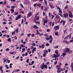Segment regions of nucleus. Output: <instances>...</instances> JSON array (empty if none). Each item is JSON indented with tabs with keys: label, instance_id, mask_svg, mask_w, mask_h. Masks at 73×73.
<instances>
[{
	"label": "nucleus",
	"instance_id": "37",
	"mask_svg": "<svg viewBox=\"0 0 73 73\" xmlns=\"http://www.w3.org/2000/svg\"><path fill=\"white\" fill-rule=\"evenodd\" d=\"M4 5H5L7 4V1H5L3 3Z\"/></svg>",
	"mask_w": 73,
	"mask_h": 73
},
{
	"label": "nucleus",
	"instance_id": "25",
	"mask_svg": "<svg viewBox=\"0 0 73 73\" xmlns=\"http://www.w3.org/2000/svg\"><path fill=\"white\" fill-rule=\"evenodd\" d=\"M59 11H58V12L60 13H62V11H61V9H59Z\"/></svg>",
	"mask_w": 73,
	"mask_h": 73
},
{
	"label": "nucleus",
	"instance_id": "54",
	"mask_svg": "<svg viewBox=\"0 0 73 73\" xmlns=\"http://www.w3.org/2000/svg\"><path fill=\"white\" fill-rule=\"evenodd\" d=\"M26 62L27 63H28V62H29V58H28L27 59Z\"/></svg>",
	"mask_w": 73,
	"mask_h": 73
},
{
	"label": "nucleus",
	"instance_id": "20",
	"mask_svg": "<svg viewBox=\"0 0 73 73\" xmlns=\"http://www.w3.org/2000/svg\"><path fill=\"white\" fill-rule=\"evenodd\" d=\"M69 17H70L71 18H72V17H73V14H69Z\"/></svg>",
	"mask_w": 73,
	"mask_h": 73
},
{
	"label": "nucleus",
	"instance_id": "15",
	"mask_svg": "<svg viewBox=\"0 0 73 73\" xmlns=\"http://www.w3.org/2000/svg\"><path fill=\"white\" fill-rule=\"evenodd\" d=\"M63 42L64 43H65V44H66V43H67V44H69V42L68 41H67V40H64L63 41Z\"/></svg>",
	"mask_w": 73,
	"mask_h": 73
},
{
	"label": "nucleus",
	"instance_id": "59",
	"mask_svg": "<svg viewBox=\"0 0 73 73\" xmlns=\"http://www.w3.org/2000/svg\"><path fill=\"white\" fill-rule=\"evenodd\" d=\"M41 68H42V69H45V68H44V66H41Z\"/></svg>",
	"mask_w": 73,
	"mask_h": 73
},
{
	"label": "nucleus",
	"instance_id": "1",
	"mask_svg": "<svg viewBox=\"0 0 73 73\" xmlns=\"http://www.w3.org/2000/svg\"><path fill=\"white\" fill-rule=\"evenodd\" d=\"M63 52L65 53H68L69 54H71L72 53V50H70L68 48H66L65 50L64 49Z\"/></svg>",
	"mask_w": 73,
	"mask_h": 73
},
{
	"label": "nucleus",
	"instance_id": "23",
	"mask_svg": "<svg viewBox=\"0 0 73 73\" xmlns=\"http://www.w3.org/2000/svg\"><path fill=\"white\" fill-rule=\"evenodd\" d=\"M11 38H9L7 39V41H8V42H11Z\"/></svg>",
	"mask_w": 73,
	"mask_h": 73
},
{
	"label": "nucleus",
	"instance_id": "22",
	"mask_svg": "<svg viewBox=\"0 0 73 73\" xmlns=\"http://www.w3.org/2000/svg\"><path fill=\"white\" fill-rule=\"evenodd\" d=\"M42 46V49H43V48H45V44H42L41 45Z\"/></svg>",
	"mask_w": 73,
	"mask_h": 73
},
{
	"label": "nucleus",
	"instance_id": "32",
	"mask_svg": "<svg viewBox=\"0 0 73 73\" xmlns=\"http://www.w3.org/2000/svg\"><path fill=\"white\" fill-rule=\"evenodd\" d=\"M11 8L13 9L15 8V6H13L11 7Z\"/></svg>",
	"mask_w": 73,
	"mask_h": 73
},
{
	"label": "nucleus",
	"instance_id": "5",
	"mask_svg": "<svg viewBox=\"0 0 73 73\" xmlns=\"http://www.w3.org/2000/svg\"><path fill=\"white\" fill-rule=\"evenodd\" d=\"M63 23V25L64 26L65 25V23H66V21H65L63 20V19H62L60 22V24H62Z\"/></svg>",
	"mask_w": 73,
	"mask_h": 73
},
{
	"label": "nucleus",
	"instance_id": "47",
	"mask_svg": "<svg viewBox=\"0 0 73 73\" xmlns=\"http://www.w3.org/2000/svg\"><path fill=\"white\" fill-rule=\"evenodd\" d=\"M44 36H46V37H49V36H48V35H47V34H45L44 35Z\"/></svg>",
	"mask_w": 73,
	"mask_h": 73
},
{
	"label": "nucleus",
	"instance_id": "64",
	"mask_svg": "<svg viewBox=\"0 0 73 73\" xmlns=\"http://www.w3.org/2000/svg\"><path fill=\"white\" fill-rule=\"evenodd\" d=\"M21 22V24H23L24 22V19H22Z\"/></svg>",
	"mask_w": 73,
	"mask_h": 73
},
{
	"label": "nucleus",
	"instance_id": "11",
	"mask_svg": "<svg viewBox=\"0 0 73 73\" xmlns=\"http://www.w3.org/2000/svg\"><path fill=\"white\" fill-rule=\"evenodd\" d=\"M49 9V7L47 6L44 9L45 12H46V11H47L48 10V9Z\"/></svg>",
	"mask_w": 73,
	"mask_h": 73
},
{
	"label": "nucleus",
	"instance_id": "13",
	"mask_svg": "<svg viewBox=\"0 0 73 73\" xmlns=\"http://www.w3.org/2000/svg\"><path fill=\"white\" fill-rule=\"evenodd\" d=\"M44 2L45 5H48V2H47V1H46V0H44Z\"/></svg>",
	"mask_w": 73,
	"mask_h": 73
},
{
	"label": "nucleus",
	"instance_id": "14",
	"mask_svg": "<svg viewBox=\"0 0 73 73\" xmlns=\"http://www.w3.org/2000/svg\"><path fill=\"white\" fill-rule=\"evenodd\" d=\"M67 12H68L69 14H72V12L71 11H70L68 9H67Z\"/></svg>",
	"mask_w": 73,
	"mask_h": 73
},
{
	"label": "nucleus",
	"instance_id": "63",
	"mask_svg": "<svg viewBox=\"0 0 73 73\" xmlns=\"http://www.w3.org/2000/svg\"><path fill=\"white\" fill-rule=\"evenodd\" d=\"M57 64V61H56L55 62L54 64V65H56Z\"/></svg>",
	"mask_w": 73,
	"mask_h": 73
},
{
	"label": "nucleus",
	"instance_id": "48",
	"mask_svg": "<svg viewBox=\"0 0 73 73\" xmlns=\"http://www.w3.org/2000/svg\"><path fill=\"white\" fill-rule=\"evenodd\" d=\"M63 32H64V34H65V33H66V29L65 30H64Z\"/></svg>",
	"mask_w": 73,
	"mask_h": 73
},
{
	"label": "nucleus",
	"instance_id": "3",
	"mask_svg": "<svg viewBox=\"0 0 73 73\" xmlns=\"http://www.w3.org/2000/svg\"><path fill=\"white\" fill-rule=\"evenodd\" d=\"M60 29V26L57 25L55 26L53 28V29L55 30V31H58V30Z\"/></svg>",
	"mask_w": 73,
	"mask_h": 73
},
{
	"label": "nucleus",
	"instance_id": "36",
	"mask_svg": "<svg viewBox=\"0 0 73 73\" xmlns=\"http://www.w3.org/2000/svg\"><path fill=\"white\" fill-rule=\"evenodd\" d=\"M35 24H40V22H38L37 21L36 22L35 21Z\"/></svg>",
	"mask_w": 73,
	"mask_h": 73
},
{
	"label": "nucleus",
	"instance_id": "9",
	"mask_svg": "<svg viewBox=\"0 0 73 73\" xmlns=\"http://www.w3.org/2000/svg\"><path fill=\"white\" fill-rule=\"evenodd\" d=\"M66 52H64L61 55V56H62L64 57L65 56H66Z\"/></svg>",
	"mask_w": 73,
	"mask_h": 73
},
{
	"label": "nucleus",
	"instance_id": "27",
	"mask_svg": "<svg viewBox=\"0 0 73 73\" xmlns=\"http://www.w3.org/2000/svg\"><path fill=\"white\" fill-rule=\"evenodd\" d=\"M6 32V33H7V31L5 30H2V33H3L4 32Z\"/></svg>",
	"mask_w": 73,
	"mask_h": 73
},
{
	"label": "nucleus",
	"instance_id": "6",
	"mask_svg": "<svg viewBox=\"0 0 73 73\" xmlns=\"http://www.w3.org/2000/svg\"><path fill=\"white\" fill-rule=\"evenodd\" d=\"M32 13L31 12L28 13L27 15V18H29L30 17H31L32 16Z\"/></svg>",
	"mask_w": 73,
	"mask_h": 73
},
{
	"label": "nucleus",
	"instance_id": "10",
	"mask_svg": "<svg viewBox=\"0 0 73 73\" xmlns=\"http://www.w3.org/2000/svg\"><path fill=\"white\" fill-rule=\"evenodd\" d=\"M71 64L70 66L71 67L72 71V72H73V62H71Z\"/></svg>",
	"mask_w": 73,
	"mask_h": 73
},
{
	"label": "nucleus",
	"instance_id": "19",
	"mask_svg": "<svg viewBox=\"0 0 73 73\" xmlns=\"http://www.w3.org/2000/svg\"><path fill=\"white\" fill-rule=\"evenodd\" d=\"M55 53L56 54L58 55V50H56L55 51Z\"/></svg>",
	"mask_w": 73,
	"mask_h": 73
},
{
	"label": "nucleus",
	"instance_id": "33",
	"mask_svg": "<svg viewBox=\"0 0 73 73\" xmlns=\"http://www.w3.org/2000/svg\"><path fill=\"white\" fill-rule=\"evenodd\" d=\"M3 60H4L3 62H5L6 61H7V59H6L5 58H3Z\"/></svg>",
	"mask_w": 73,
	"mask_h": 73
},
{
	"label": "nucleus",
	"instance_id": "17",
	"mask_svg": "<svg viewBox=\"0 0 73 73\" xmlns=\"http://www.w3.org/2000/svg\"><path fill=\"white\" fill-rule=\"evenodd\" d=\"M41 5H42L40 3L37 4V6L38 7H39V8H40Z\"/></svg>",
	"mask_w": 73,
	"mask_h": 73
},
{
	"label": "nucleus",
	"instance_id": "30",
	"mask_svg": "<svg viewBox=\"0 0 73 73\" xmlns=\"http://www.w3.org/2000/svg\"><path fill=\"white\" fill-rule=\"evenodd\" d=\"M14 38L15 40H17V39L16 35H15L13 37Z\"/></svg>",
	"mask_w": 73,
	"mask_h": 73
},
{
	"label": "nucleus",
	"instance_id": "21",
	"mask_svg": "<svg viewBox=\"0 0 73 73\" xmlns=\"http://www.w3.org/2000/svg\"><path fill=\"white\" fill-rule=\"evenodd\" d=\"M58 31H57L55 33V35L56 36H58Z\"/></svg>",
	"mask_w": 73,
	"mask_h": 73
},
{
	"label": "nucleus",
	"instance_id": "18",
	"mask_svg": "<svg viewBox=\"0 0 73 73\" xmlns=\"http://www.w3.org/2000/svg\"><path fill=\"white\" fill-rule=\"evenodd\" d=\"M10 11H12L11 12V13H14V12H15V11H14V10L13 9H11Z\"/></svg>",
	"mask_w": 73,
	"mask_h": 73
},
{
	"label": "nucleus",
	"instance_id": "42",
	"mask_svg": "<svg viewBox=\"0 0 73 73\" xmlns=\"http://www.w3.org/2000/svg\"><path fill=\"white\" fill-rule=\"evenodd\" d=\"M46 45L47 46H49V45H50V44H49V43H47V44H46Z\"/></svg>",
	"mask_w": 73,
	"mask_h": 73
},
{
	"label": "nucleus",
	"instance_id": "44",
	"mask_svg": "<svg viewBox=\"0 0 73 73\" xmlns=\"http://www.w3.org/2000/svg\"><path fill=\"white\" fill-rule=\"evenodd\" d=\"M47 53H48V50H46L44 52V53H45L46 54Z\"/></svg>",
	"mask_w": 73,
	"mask_h": 73
},
{
	"label": "nucleus",
	"instance_id": "57",
	"mask_svg": "<svg viewBox=\"0 0 73 73\" xmlns=\"http://www.w3.org/2000/svg\"><path fill=\"white\" fill-rule=\"evenodd\" d=\"M42 20L43 21H45L46 20V19L45 18H42Z\"/></svg>",
	"mask_w": 73,
	"mask_h": 73
},
{
	"label": "nucleus",
	"instance_id": "8",
	"mask_svg": "<svg viewBox=\"0 0 73 73\" xmlns=\"http://www.w3.org/2000/svg\"><path fill=\"white\" fill-rule=\"evenodd\" d=\"M49 5L50 8H52V9H54V6L52 4H49Z\"/></svg>",
	"mask_w": 73,
	"mask_h": 73
},
{
	"label": "nucleus",
	"instance_id": "62",
	"mask_svg": "<svg viewBox=\"0 0 73 73\" xmlns=\"http://www.w3.org/2000/svg\"><path fill=\"white\" fill-rule=\"evenodd\" d=\"M73 40H70L69 41V43H70V42H73Z\"/></svg>",
	"mask_w": 73,
	"mask_h": 73
},
{
	"label": "nucleus",
	"instance_id": "16",
	"mask_svg": "<svg viewBox=\"0 0 73 73\" xmlns=\"http://www.w3.org/2000/svg\"><path fill=\"white\" fill-rule=\"evenodd\" d=\"M56 19H61V18L58 15H56Z\"/></svg>",
	"mask_w": 73,
	"mask_h": 73
},
{
	"label": "nucleus",
	"instance_id": "58",
	"mask_svg": "<svg viewBox=\"0 0 73 73\" xmlns=\"http://www.w3.org/2000/svg\"><path fill=\"white\" fill-rule=\"evenodd\" d=\"M34 36H35V34H32V35H31L32 37H34Z\"/></svg>",
	"mask_w": 73,
	"mask_h": 73
},
{
	"label": "nucleus",
	"instance_id": "56",
	"mask_svg": "<svg viewBox=\"0 0 73 73\" xmlns=\"http://www.w3.org/2000/svg\"><path fill=\"white\" fill-rule=\"evenodd\" d=\"M49 37L50 38H51V39H53V38L52 37V36L51 35H50Z\"/></svg>",
	"mask_w": 73,
	"mask_h": 73
},
{
	"label": "nucleus",
	"instance_id": "7",
	"mask_svg": "<svg viewBox=\"0 0 73 73\" xmlns=\"http://www.w3.org/2000/svg\"><path fill=\"white\" fill-rule=\"evenodd\" d=\"M63 16L64 17L66 18V17H68V13H67L65 14V13L63 14Z\"/></svg>",
	"mask_w": 73,
	"mask_h": 73
},
{
	"label": "nucleus",
	"instance_id": "53",
	"mask_svg": "<svg viewBox=\"0 0 73 73\" xmlns=\"http://www.w3.org/2000/svg\"><path fill=\"white\" fill-rule=\"evenodd\" d=\"M58 70L56 71V72L57 73H60V72H61V71L60 70Z\"/></svg>",
	"mask_w": 73,
	"mask_h": 73
},
{
	"label": "nucleus",
	"instance_id": "46",
	"mask_svg": "<svg viewBox=\"0 0 73 73\" xmlns=\"http://www.w3.org/2000/svg\"><path fill=\"white\" fill-rule=\"evenodd\" d=\"M48 22V21L47 20H46V21H44L43 23H46Z\"/></svg>",
	"mask_w": 73,
	"mask_h": 73
},
{
	"label": "nucleus",
	"instance_id": "49",
	"mask_svg": "<svg viewBox=\"0 0 73 73\" xmlns=\"http://www.w3.org/2000/svg\"><path fill=\"white\" fill-rule=\"evenodd\" d=\"M31 34H27V36L28 37H30V36H31Z\"/></svg>",
	"mask_w": 73,
	"mask_h": 73
},
{
	"label": "nucleus",
	"instance_id": "55",
	"mask_svg": "<svg viewBox=\"0 0 73 73\" xmlns=\"http://www.w3.org/2000/svg\"><path fill=\"white\" fill-rule=\"evenodd\" d=\"M37 3H36L34 4L33 5L34 7H36V5H37Z\"/></svg>",
	"mask_w": 73,
	"mask_h": 73
},
{
	"label": "nucleus",
	"instance_id": "12",
	"mask_svg": "<svg viewBox=\"0 0 73 73\" xmlns=\"http://www.w3.org/2000/svg\"><path fill=\"white\" fill-rule=\"evenodd\" d=\"M56 67L57 69H58V70H60V68H61V66H59L57 65L56 66Z\"/></svg>",
	"mask_w": 73,
	"mask_h": 73
},
{
	"label": "nucleus",
	"instance_id": "40",
	"mask_svg": "<svg viewBox=\"0 0 73 73\" xmlns=\"http://www.w3.org/2000/svg\"><path fill=\"white\" fill-rule=\"evenodd\" d=\"M52 41H53V39H51L50 40H49V43H51V42H52Z\"/></svg>",
	"mask_w": 73,
	"mask_h": 73
},
{
	"label": "nucleus",
	"instance_id": "39",
	"mask_svg": "<svg viewBox=\"0 0 73 73\" xmlns=\"http://www.w3.org/2000/svg\"><path fill=\"white\" fill-rule=\"evenodd\" d=\"M44 68L45 69H47L48 68V67L47 66V65H45L44 66Z\"/></svg>",
	"mask_w": 73,
	"mask_h": 73
},
{
	"label": "nucleus",
	"instance_id": "29",
	"mask_svg": "<svg viewBox=\"0 0 73 73\" xmlns=\"http://www.w3.org/2000/svg\"><path fill=\"white\" fill-rule=\"evenodd\" d=\"M46 40H47V41H49L50 40V38L48 37H46Z\"/></svg>",
	"mask_w": 73,
	"mask_h": 73
},
{
	"label": "nucleus",
	"instance_id": "43",
	"mask_svg": "<svg viewBox=\"0 0 73 73\" xmlns=\"http://www.w3.org/2000/svg\"><path fill=\"white\" fill-rule=\"evenodd\" d=\"M54 21H53L52 23V27H53V26H54Z\"/></svg>",
	"mask_w": 73,
	"mask_h": 73
},
{
	"label": "nucleus",
	"instance_id": "51",
	"mask_svg": "<svg viewBox=\"0 0 73 73\" xmlns=\"http://www.w3.org/2000/svg\"><path fill=\"white\" fill-rule=\"evenodd\" d=\"M43 16H44L45 15L46 13H45L44 12H43Z\"/></svg>",
	"mask_w": 73,
	"mask_h": 73
},
{
	"label": "nucleus",
	"instance_id": "35",
	"mask_svg": "<svg viewBox=\"0 0 73 73\" xmlns=\"http://www.w3.org/2000/svg\"><path fill=\"white\" fill-rule=\"evenodd\" d=\"M20 6L21 7H22L23 8H24V6H23V5L21 3L20 4Z\"/></svg>",
	"mask_w": 73,
	"mask_h": 73
},
{
	"label": "nucleus",
	"instance_id": "50",
	"mask_svg": "<svg viewBox=\"0 0 73 73\" xmlns=\"http://www.w3.org/2000/svg\"><path fill=\"white\" fill-rule=\"evenodd\" d=\"M36 48H34L33 50L34 51L36 52Z\"/></svg>",
	"mask_w": 73,
	"mask_h": 73
},
{
	"label": "nucleus",
	"instance_id": "31",
	"mask_svg": "<svg viewBox=\"0 0 73 73\" xmlns=\"http://www.w3.org/2000/svg\"><path fill=\"white\" fill-rule=\"evenodd\" d=\"M40 8L42 10H43V9H44V6H43V5L41 6L40 7Z\"/></svg>",
	"mask_w": 73,
	"mask_h": 73
},
{
	"label": "nucleus",
	"instance_id": "61",
	"mask_svg": "<svg viewBox=\"0 0 73 73\" xmlns=\"http://www.w3.org/2000/svg\"><path fill=\"white\" fill-rule=\"evenodd\" d=\"M20 13H22L23 14H24V12L23 11H20Z\"/></svg>",
	"mask_w": 73,
	"mask_h": 73
},
{
	"label": "nucleus",
	"instance_id": "26",
	"mask_svg": "<svg viewBox=\"0 0 73 73\" xmlns=\"http://www.w3.org/2000/svg\"><path fill=\"white\" fill-rule=\"evenodd\" d=\"M34 28H35V29H38V27L36 25H34Z\"/></svg>",
	"mask_w": 73,
	"mask_h": 73
},
{
	"label": "nucleus",
	"instance_id": "41",
	"mask_svg": "<svg viewBox=\"0 0 73 73\" xmlns=\"http://www.w3.org/2000/svg\"><path fill=\"white\" fill-rule=\"evenodd\" d=\"M19 29L18 28H17L16 29V32L17 33H18V32H19Z\"/></svg>",
	"mask_w": 73,
	"mask_h": 73
},
{
	"label": "nucleus",
	"instance_id": "52",
	"mask_svg": "<svg viewBox=\"0 0 73 73\" xmlns=\"http://www.w3.org/2000/svg\"><path fill=\"white\" fill-rule=\"evenodd\" d=\"M3 66H1L0 67V70H2V69H3Z\"/></svg>",
	"mask_w": 73,
	"mask_h": 73
},
{
	"label": "nucleus",
	"instance_id": "60",
	"mask_svg": "<svg viewBox=\"0 0 73 73\" xmlns=\"http://www.w3.org/2000/svg\"><path fill=\"white\" fill-rule=\"evenodd\" d=\"M9 49L8 48H7L6 49V51H9Z\"/></svg>",
	"mask_w": 73,
	"mask_h": 73
},
{
	"label": "nucleus",
	"instance_id": "28",
	"mask_svg": "<svg viewBox=\"0 0 73 73\" xmlns=\"http://www.w3.org/2000/svg\"><path fill=\"white\" fill-rule=\"evenodd\" d=\"M14 15H15V16H16L17 15H19V13H18V12L17 13L15 12L14 13Z\"/></svg>",
	"mask_w": 73,
	"mask_h": 73
},
{
	"label": "nucleus",
	"instance_id": "45",
	"mask_svg": "<svg viewBox=\"0 0 73 73\" xmlns=\"http://www.w3.org/2000/svg\"><path fill=\"white\" fill-rule=\"evenodd\" d=\"M68 8V6L66 5L65 7V9H66Z\"/></svg>",
	"mask_w": 73,
	"mask_h": 73
},
{
	"label": "nucleus",
	"instance_id": "2",
	"mask_svg": "<svg viewBox=\"0 0 73 73\" xmlns=\"http://www.w3.org/2000/svg\"><path fill=\"white\" fill-rule=\"evenodd\" d=\"M39 16H35L34 19H33V21L34 23H35L36 21L38 20H39Z\"/></svg>",
	"mask_w": 73,
	"mask_h": 73
},
{
	"label": "nucleus",
	"instance_id": "24",
	"mask_svg": "<svg viewBox=\"0 0 73 73\" xmlns=\"http://www.w3.org/2000/svg\"><path fill=\"white\" fill-rule=\"evenodd\" d=\"M25 48H23L22 49V51L21 52V53H23V52H24V51H25Z\"/></svg>",
	"mask_w": 73,
	"mask_h": 73
},
{
	"label": "nucleus",
	"instance_id": "4",
	"mask_svg": "<svg viewBox=\"0 0 73 73\" xmlns=\"http://www.w3.org/2000/svg\"><path fill=\"white\" fill-rule=\"evenodd\" d=\"M21 15H19L17 16L16 17V18L15 19L16 20H18L19 19H20L21 17Z\"/></svg>",
	"mask_w": 73,
	"mask_h": 73
},
{
	"label": "nucleus",
	"instance_id": "38",
	"mask_svg": "<svg viewBox=\"0 0 73 73\" xmlns=\"http://www.w3.org/2000/svg\"><path fill=\"white\" fill-rule=\"evenodd\" d=\"M70 36H69V38H71V37H72V33H70L69 35Z\"/></svg>",
	"mask_w": 73,
	"mask_h": 73
},
{
	"label": "nucleus",
	"instance_id": "34",
	"mask_svg": "<svg viewBox=\"0 0 73 73\" xmlns=\"http://www.w3.org/2000/svg\"><path fill=\"white\" fill-rule=\"evenodd\" d=\"M52 22H49V26H50V27H51V25H52Z\"/></svg>",
	"mask_w": 73,
	"mask_h": 73
}]
</instances>
